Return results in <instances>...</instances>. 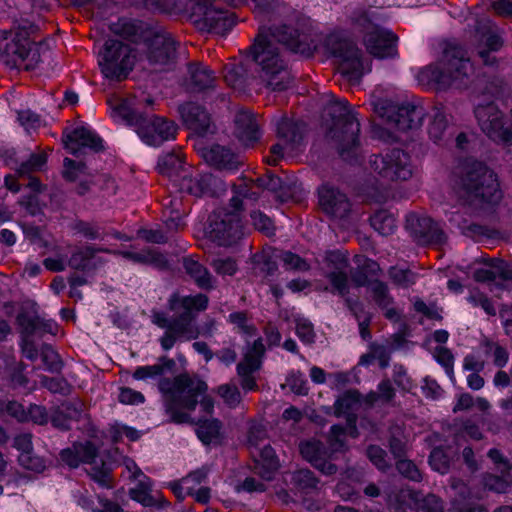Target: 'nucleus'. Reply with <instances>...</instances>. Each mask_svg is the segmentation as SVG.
I'll use <instances>...</instances> for the list:
<instances>
[{
	"label": "nucleus",
	"instance_id": "nucleus-25",
	"mask_svg": "<svg viewBox=\"0 0 512 512\" xmlns=\"http://www.w3.org/2000/svg\"><path fill=\"white\" fill-rule=\"evenodd\" d=\"M397 36L379 26H373V30L364 36L368 52L377 58L393 57L397 53Z\"/></svg>",
	"mask_w": 512,
	"mask_h": 512
},
{
	"label": "nucleus",
	"instance_id": "nucleus-56",
	"mask_svg": "<svg viewBox=\"0 0 512 512\" xmlns=\"http://www.w3.org/2000/svg\"><path fill=\"white\" fill-rule=\"evenodd\" d=\"M388 273L390 279L397 286L408 288L415 283V274L410 269L391 267Z\"/></svg>",
	"mask_w": 512,
	"mask_h": 512
},
{
	"label": "nucleus",
	"instance_id": "nucleus-51",
	"mask_svg": "<svg viewBox=\"0 0 512 512\" xmlns=\"http://www.w3.org/2000/svg\"><path fill=\"white\" fill-rule=\"evenodd\" d=\"M17 461L21 467L35 473H42L46 469L45 460L33 452L20 453Z\"/></svg>",
	"mask_w": 512,
	"mask_h": 512
},
{
	"label": "nucleus",
	"instance_id": "nucleus-5",
	"mask_svg": "<svg viewBox=\"0 0 512 512\" xmlns=\"http://www.w3.org/2000/svg\"><path fill=\"white\" fill-rule=\"evenodd\" d=\"M473 74L474 68L467 52L457 44H448L441 60L423 69L418 77L423 83H433L437 90H446L450 87L467 88Z\"/></svg>",
	"mask_w": 512,
	"mask_h": 512
},
{
	"label": "nucleus",
	"instance_id": "nucleus-15",
	"mask_svg": "<svg viewBox=\"0 0 512 512\" xmlns=\"http://www.w3.org/2000/svg\"><path fill=\"white\" fill-rule=\"evenodd\" d=\"M371 169L388 181H405L411 177L408 156L400 149H392L385 155H373L370 159Z\"/></svg>",
	"mask_w": 512,
	"mask_h": 512
},
{
	"label": "nucleus",
	"instance_id": "nucleus-39",
	"mask_svg": "<svg viewBox=\"0 0 512 512\" xmlns=\"http://www.w3.org/2000/svg\"><path fill=\"white\" fill-rule=\"evenodd\" d=\"M388 449L394 460L408 456V439L398 425L389 428Z\"/></svg>",
	"mask_w": 512,
	"mask_h": 512
},
{
	"label": "nucleus",
	"instance_id": "nucleus-18",
	"mask_svg": "<svg viewBox=\"0 0 512 512\" xmlns=\"http://www.w3.org/2000/svg\"><path fill=\"white\" fill-rule=\"evenodd\" d=\"M178 45L170 33H156L148 40L146 57L160 70H170L176 63Z\"/></svg>",
	"mask_w": 512,
	"mask_h": 512
},
{
	"label": "nucleus",
	"instance_id": "nucleus-64",
	"mask_svg": "<svg viewBox=\"0 0 512 512\" xmlns=\"http://www.w3.org/2000/svg\"><path fill=\"white\" fill-rule=\"evenodd\" d=\"M131 498L143 504L144 506L155 505V499L148 492V486L142 482L138 484V487L131 489L129 492Z\"/></svg>",
	"mask_w": 512,
	"mask_h": 512
},
{
	"label": "nucleus",
	"instance_id": "nucleus-11",
	"mask_svg": "<svg viewBox=\"0 0 512 512\" xmlns=\"http://www.w3.org/2000/svg\"><path fill=\"white\" fill-rule=\"evenodd\" d=\"M207 223L206 236L219 246H232L244 235L239 215L224 207L215 209Z\"/></svg>",
	"mask_w": 512,
	"mask_h": 512
},
{
	"label": "nucleus",
	"instance_id": "nucleus-35",
	"mask_svg": "<svg viewBox=\"0 0 512 512\" xmlns=\"http://www.w3.org/2000/svg\"><path fill=\"white\" fill-rule=\"evenodd\" d=\"M157 168L161 175L171 179L176 186L181 180L183 171H187V168H190V166L184 164L179 154L171 152L160 158Z\"/></svg>",
	"mask_w": 512,
	"mask_h": 512
},
{
	"label": "nucleus",
	"instance_id": "nucleus-14",
	"mask_svg": "<svg viewBox=\"0 0 512 512\" xmlns=\"http://www.w3.org/2000/svg\"><path fill=\"white\" fill-rule=\"evenodd\" d=\"M474 114L482 132L491 140L502 144L512 142V130L506 126L504 114L494 102L478 104Z\"/></svg>",
	"mask_w": 512,
	"mask_h": 512
},
{
	"label": "nucleus",
	"instance_id": "nucleus-63",
	"mask_svg": "<svg viewBox=\"0 0 512 512\" xmlns=\"http://www.w3.org/2000/svg\"><path fill=\"white\" fill-rule=\"evenodd\" d=\"M278 254V250H273L271 254L263 252L261 255H256L258 263L261 264V270L265 272L267 276H271L277 270V262L275 255Z\"/></svg>",
	"mask_w": 512,
	"mask_h": 512
},
{
	"label": "nucleus",
	"instance_id": "nucleus-32",
	"mask_svg": "<svg viewBox=\"0 0 512 512\" xmlns=\"http://www.w3.org/2000/svg\"><path fill=\"white\" fill-rule=\"evenodd\" d=\"M433 111L432 120L428 128L429 137L435 143L445 145L451 141L455 134V127L450 124L444 107L441 104L440 106H435Z\"/></svg>",
	"mask_w": 512,
	"mask_h": 512
},
{
	"label": "nucleus",
	"instance_id": "nucleus-22",
	"mask_svg": "<svg viewBox=\"0 0 512 512\" xmlns=\"http://www.w3.org/2000/svg\"><path fill=\"white\" fill-rule=\"evenodd\" d=\"M178 112L184 125L199 136L214 133L215 126L203 106L195 102H186L178 107Z\"/></svg>",
	"mask_w": 512,
	"mask_h": 512
},
{
	"label": "nucleus",
	"instance_id": "nucleus-6",
	"mask_svg": "<svg viewBox=\"0 0 512 512\" xmlns=\"http://www.w3.org/2000/svg\"><path fill=\"white\" fill-rule=\"evenodd\" d=\"M460 186L470 204H496L502 198L496 174L482 162L473 161L464 165Z\"/></svg>",
	"mask_w": 512,
	"mask_h": 512
},
{
	"label": "nucleus",
	"instance_id": "nucleus-41",
	"mask_svg": "<svg viewBox=\"0 0 512 512\" xmlns=\"http://www.w3.org/2000/svg\"><path fill=\"white\" fill-rule=\"evenodd\" d=\"M292 482L298 490L310 494L320 490V480L310 469H298L292 475Z\"/></svg>",
	"mask_w": 512,
	"mask_h": 512
},
{
	"label": "nucleus",
	"instance_id": "nucleus-20",
	"mask_svg": "<svg viewBox=\"0 0 512 512\" xmlns=\"http://www.w3.org/2000/svg\"><path fill=\"white\" fill-rule=\"evenodd\" d=\"M302 458L325 476H334L339 468L335 464L337 456H333L329 448L321 440L312 438L299 443Z\"/></svg>",
	"mask_w": 512,
	"mask_h": 512
},
{
	"label": "nucleus",
	"instance_id": "nucleus-21",
	"mask_svg": "<svg viewBox=\"0 0 512 512\" xmlns=\"http://www.w3.org/2000/svg\"><path fill=\"white\" fill-rule=\"evenodd\" d=\"M349 267L348 258L341 251H328L324 257V273L333 289L344 297L349 294L348 274L346 269Z\"/></svg>",
	"mask_w": 512,
	"mask_h": 512
},
{
	"label": "nucleus",
	"instance_id": "nucleus-28",
	"mask_svg": "<svg viewBox=\"0 0 512 512\" xmlns=\"http://www.w3.org/2000/svg\"><path fill=\"white\" fill-rule=\"evenodd\" d=\"M255 186L259 189H266L276 194L280 202H287L296 192V182L291 181L287 176L285 179L275 175L271 171L255 179Z\"/></svg>",
	"mask_w": 512,
	"mask_h": 512
},
{
	"label": "nucleus",
	"instance_id": "nucleus-53",
	"mask_svg": "<svg viewBox=\"0 0 512 512\" xmlns=\"http://www.w3.org/2000/svg\"><path fill=\"white\" fill-rule=\"evenodd\" d=\"M462 233L466 237L475 239L477 241L482 240L483 238H495L499 234L497 230L477 223H471L469 225L463 226Z\"/></svg>",
	"mask_w": 512,
	"mask_h": 512
},
{
	"label": "nucleus",
	"instance_id": "nucleus-13",
	"mask_svg": "<svg viewBox=\"0 0 512 512\" xmlns=\"http://www.w3.org/2000/svg\"><path fill=\"white\" fill-rule=\"evenodd\" d=\"M374 111L385 124L403 132L420 127L425 114L421 106H399L388 99H379L375 102Z\"/></svg>",
	"mask_w": 512,
	"mask_h": 512
},
{
	"label": "nucleus",
	"instance_id": "nucleus-17",
	"mask_svg": "<svg viewBox=\"0 0 512 512\" xmlns=\"http://www.w3.org/2000/svg\"><path fill=\"white\" fill-rule=\"evenodd\" d=\"M406 229L418 245H443L447 235L442 228L428 216L410 213L406 218Z\"/></svg>",
	"mask_w": 512,
	"mask_h": 512
},
{
	"label": "nucleus",
	"instance_id": "nucleus-43",
	"mask_svg": "<svg viewBox=\"0 0 512 512\" xmlns=\"http://www.w3.org/2000/svg\"><path fill=\"white\" fill-rule=\"evenodd\" d=\"M346 428L341 425H333L326 436V446L329 448L333 456L337 453H346L349 446L346 441Z\"/></svg>",
	"mask_w": 512,
	"mask_h": 512
},
{
	"label": "nucleus",
	"instance_id": "nucleus-38",
	"mask_svg": "<svg viewBox=\"0 0 512 512\" xmlns=\"http://www.w3.org/2000/svg\"><path fill=\"white\" fill-rule=\"evenodd\" d=\"M183 267L199 288L204 290H211L213 288L209 271L198 261L188 257L183 258Z\"/></svg>",
	"mask_w": 512,
	"mask_h": 512
},
{
	"label": "nucleus",
	"instance_id": "nucleus-61",
	"mask_svg": "<svg viewBox=\"0 0 512 512\" xmlns=\"http://www.w3.org/2000/svg\"><path fill=\"white\" fill-rule=\"evenodd\" d=\"M218 394L230 407H235L241 402V394L237 386L224 384L218 387Z\"/></svg>",
	"mask_w": 512,
	"mask_h": 512
},
{
	"label": "nucleus",
	"instance_id": "nucleus-55",
	"mask_svg": "<svg viewBox=\"0 0 512 512\" xmlns=\"http://www.w3.org/2000/svg\"><path fill=\"white\" fill-rule=\"evenodd\" d=\"M111 31L123 39L135 42L139 34V26L128 21H119L110 27Z\"/></svg>",
	"mask_w": 512,
	"mask_h": 512
},
{
	"label": "nucleus",
	"instance_id": "nucleus-7",
	"mask_svg": "<svg viewBox=\"0 0 512 512\" xmlns=\"http://www.w3.org/2000/svg\"><path fill=\"white\" fill-rule=\"evenodd\" d=\"M221 2L236 8L246 0H187L185 8L190 11V20L199 31L224 35L234 25V14L226 10Z\"/></svg>",
	"mask_w": 512,
	"mask_h": 512
},
{
	"label": "nucleus",
	"instance_id": "nucleus-40",
	"mask_svg": "<svg viewBox=\"0 0 512 512\" xmlns=\"http://www.w3.org/2000/svg\"><path fill=\"white\" fill-rule=\"evenodd\" d=\"M90 469L86 470L89 477L100 487L112 489L115 486L113 470L104 460L100 463H93Z\"/></svg>",
	"mask_w": 512,
	"mask_h": 512
},
{
	"label": "nucleus",
	"instance_id": "nucleus-3",
	"mask_svg": "<svg viewBox=\"0 0 512 512\" xmlns=\"http://www.w3.org/2000/svg\"><path fill=\"white\" fill-rule=\"evenodd\" d=\"M154 99L146 97L144 101L135 98L116 99L113 111L127 124L138 127L140 138L149 145H160L169 138H174L177 126L173 121L150 114L145 107H152Z\"/></svg>",
	"mask_w": 512,
	"mask_h": 512
},
{
	"label": "nucleus",
	"instance_id": "nucleus-27",
	"mask_svg": "<svg viewBox=\"0 0 512 512\" xmlns=\"http://www.w3.org/2000/svg\"><path fill=\"white\" fill-rule=\"evenodd\" d=\"M200 154L208 165L218 170L232 171L242 165V161L237 154L230 148L219 144L201 148Z\"/></svg>",
	"mask_w": 512,
	"mask_h": 512
},
{
	"label": "nucleus",
	"instance_id": "nucleus-47",
	"mask_svg": "<svg viewBox=\"0 0 512 512\" xmlns=\"http://www.w3.org/2000/svg\"><path fill=\"white\" fill-rule=\"evenodd\" d=\"M450 447H435L429 456V464L437 472L445 474L450 468L452 456L449 454Z\"/></svg>",
	"mask_w": 512,
	"mask_h": 512
},
{
	"label": "nucleus",
	"instance_id": "nucleus-57",
	"mask_svg": "<svg viewBox=\"0 0 512 512\" xmlns=\"http://www.w3.org/2000/svg\"><path fill=\"white\" fill-rule=\"evenodd\" d=\"M252 225L265 234L266 236H272L275 233V227L273 221L261 211H252L250 214Z\"/></svg>",
	"mask_w": 512,
	"mask_h": 512
},
{
	"label": "nucleus",
	"instance_id": "nucleus-9",
	"mask_svg": "<svg viewBox=\"0 0 512 512\" xmlns=\"http://www.w3.org/2000/svg\"><path fill=\"white\" fill-rule=\"evenodd\" d=\"M159 390L165 395L166 403L171 409L173 404H181L184 409L193 411L198 404V396L204 394L208 386L206 382L191 377L188 373H181L170 378H161L158 384Z\"/></svg>",
	"mask_w": 512,
	"mask_h": 512
},
{
	"label": "nucleus",
	"instance_id": "nucleus-12",
	"mask_svg": "<svg viewBox=\"0 0 512 512\" xmlns=\"http://www.w3.org/2000/svg\"><path fill=\"white\" fill-rule=\"evenodd\" d=\"M207 305L208 297L205 294L186 297L174 294L169 299V309L176 314L173 319V326L178 328L180 332L186 333L187 340L198 338L200 331L194 321L197 313L205 310Z\"/></svg>",
	"mask_w": 512,
	"mask_h": 512
},
{
	"label": "nucleus",
	"instance_id": "nucleus-59",
	"mask_svg": "<svg viewBox=\"0 0 512 512\" xmlns=\"http://www.w3.org/2000/svg\"><path fill=\"white\" fill-rule=\"evenodd\" d=\"M41 384L52 393L68 395L70 392V386L63 378L43 376L41 379Z\"/></svg>",
	"mask_w": 512,
	"mask_h": 512
},
{
	"label": "nucleus",
	"instance_id": "nucleus-2",
	"mask_svg": "<svg viewBox=\"0 0 512 512\" xmlns=\"http://www.w3.org/2000/svg\"><path fill=\"white\" fill-rule=\"evenodd\" d=\"M322 126L325 137L339 156L349 163L357 162L360 124L347 101L333 100L324 108Z\"/></svg>",
	"mask_w": 512,
	"mask_h": 512
},
{
	"label": "nucleus",
	"instance_id": "nucleus-49",
	"mask_svg": "<svg viewBox=\"0 0 512 512\" xmlns=\"http://www.w3.org/2000/svg\"><path fill=\"white\" fill-rule=\"evenodd\" d=\"M502 475H487L484 478V485L487 489L497 492L505 493L512 485V471H504L501 469Z\"/></svg>",
	"mask_w": 512,
	"mask_h": 512
},
{
	"label": "nucleus",
	"instance_id": "nucleus-45",
	"mask_svg": "<svg viewBox=\"0 0 512 512\" xmlns=\"http://www.w3.org/2000/svg\"><path fill=\"white\" fill-rule=\"evenodd\" d=\"M365 455L379 471L388 473L392 470L393 465L388 458V454L381 446L375 444L368 445Z\"/></svg>",
	"mask_w": 512,
	"mask_h": 512
},
{
	"label": "nucleus",
	"instance_id": "nucleus-16",
	"mask_svg": "<svg viewBox=\"0 0 512 512\" xmlns=\"http://www.w3.org/2000/svg\"><path fill=\"white\" fill-rule=\"evenodd\" d=\"M181 180L176 187L180 192L195 197L208 195L214 197L225 191L224 182L212 173H198L191 166L183 171Z\"/></svg>",
	"mask_w": 512,
	"mask_h": 512
},
{
	"label": "nucleus",
	"instance_id": "nucleus-29",
	"mask_svg": "<svg viewBox=\"0 0 512 512\" xmlns=\"http://www.w3.org/2000/svg\"><path fill=\"white\" fill-rule=\"evenodd\" d=\"M236 138L245 146H251L260 138L259 124L256 116L246 110H239L234 119Z\"/></svg>",
	"mask_w": 512,
	"mask_h": 512
},
{
	"label": "nucleus",
	"instance_id": "nucleus-23",
	"mask_svg": "<svg viewBox=\"0 0 512 512\" xmlns=\"http://www.w3.org/2000/svg\"><path fill=\"white\" fill-rule=\"evenodd\" d=\"M217 77L215 72L201 62L187 63V73L183 79V87L187 92L200 93L214 90Z\"/></svg>",
	"mask_w": 512,
	"mask_h": 512
},
{
	"label": "nucleus",
	"instance_id": "nucleus-46",
	"mask_svg": "<svg viewBox=\"0 0 512 512\" xmlns=\"http://www.w3.org/2000/svg\"><path fill=\"white\" fill-rule=\"evenodd\" d=\"M361 393L357 389H349L337 398L334 404V414L340 417L352 411L360 403Z\"/></svg>",
	"mask_w": 512,
	"mask_h": 512
},
{
	"label": "nucleus",
	"instance_id": "nucleus-54",
	"mask_svg": "<svg viewBox=\"0 0 512 512\" xmlns=\"http://www.w3.org/2000/svg\"><path fill=\"white\" fill-rule=\"evenodd\" d=\"M275 257L280 259L284 263V265L289 269L307 271L310 268L309 264L306 262L305 259L301 258L299 255L292 253L290 251L278 250V254H276Z\"/></svg>",
	"mask_w": 512,
	"mask_h": 512
},
{
	"label": "nucleus",
	"instance_id": "nucleus-26",
	"mask_svg": "<svg viewBox=\"0 0 512 512\" xmlns=\"http://www.w3.org/2000/svg\"><path fill=\"white\" fill-rule=\"evenodd\" d=\"M62 141L64 147L75 157H79L84 148H89L94 152H100L104 149L102 139L85 127L74 129L64 136Z\"/></svg>",
	"mask_w": 512,
	"mask_h": 512
},
{
	"label": "nucleus",
	"instance_id": "nucleus-62",
	"mask_svg": "<svg viewBox=\"0 0 512 512\" xmlns=\"http://www.w3.org/2000/svg\"><path fill=\"white\" fill-rule=\"evenodd\" d=\"M28 422L31 421L38 425H46L49 420L48 412L44 406L31 404L26 410Z\"/></svg>",
	"mask_w": 512,
	"mask_h": 512
},
{
	"label": "nucleus",
	"instance_id": "nucleus-31",
	"mask_svg": "<svg viewBox=\"0 0 512 512\" xmlns=\"http://www.w3.org/2000/svg\"><path fill=\"white\" fill-rule=\"evenodd\" d=\"M98 252H109L106 248H95L90 245L77 246L71 252L68 260L70 268L83 272L94 271L98 265L102 264L100 258L96 257Z\"/></svg>",
	"mask_w": 512,
	"mask_h": 512
},
{
	"label": "nucleus",
	"instance_id": "nucleus-42",
	"mask_svg": "<svg viewBox=\"0 0 512 512\" xmlns=\"http://www.w3.org/2000/svg\"><path fill=\"white\" fill-rule=\"evenodd\" d=\"M196 424L198 425L197 436L203 444L209 445L218 441L222 428V423L218 419H199Z\"/></svg>",
	"mask_w": 512,
	"mask_h": 512
},
{
	"label": "nucleus",
	"instance_id": "nucleus-48",
	"mask_svg": "<svg viewBox=\"0 0 512 512\" xmlns=\"http://www.w3.org/2000/svg\"><path fill=\"white\" fill-rule=\"evenodd\" d=\"M371 226L381 235H389L395 228V219L387 210H378L370 217Z\"/></svg>",
	"mask_w": 512,
	"mask_h": 512
},
{
	"label": "nucleus",
	"instance_id": "nucleus-44",
	"mask_svg": "<svg viewBox=\"0 0 512 512\" xmlns=\"http://www.w3.org/2000/svg\"><path fill=\"white\" fill-rule=\"evenodd\" d=\"M369 287L373 301L381 310L387 309L394 303L386 282L374 279Z\"/></svg>",
	"mask_w": 512,
	"mask_h": 512
},
{
	"label": "nucleus",
	"instance_id": "nucleus-36",
	"mask_svg": "<svg viewBox=\"0 0 512 512\" xmlns=\"http://www.w3.org/2000/svg\"><path fill=\"white\" fill-rule=\"evenodd\" d=\"M306 133V123L302 120H291L283 117L277 125V134L292 146L301 144Z\"/></svg>",
	"mask_w": 512,
	"mask_h": 512
},
{
	"label": "nucleus",
	"instance_id": "nucleus-19",
	"mask_svg": "<svg viewBox=\"0 0 512 512\" xmlns=\"http://www.w3.org/2000/svg\"><path fill=\"white\" fill-rule=\"evenodd\" d=\"M16 323L20 327L22 335V352L31 361L38 357V349L32 340H28L36 332L53 333V324L49 320L40 318L36 311L32 315L29 314L24 308H21L16 317Z\"/></svg>",
	"mask_w": 512,
	"mask_h": 512
},
{
	"label": "nucleus",
	"instance_id": "nucleus-24",
	"mask_svg": "<svg viewBox=\"0 0 512 512\" xmlns=\"http://www.w3.org/2000/svg\"><path fill=\"white\" fill-rule=\"evenodd\" d=\"M319 205L322 211L333 218L344 219L351 212V202L338 188L323 185L319 191Z\"/></svg>",
	"mask_w": 512,
	"mask_h": 512
},
{
	"label": "nucleus",
	"instance_id": "nucleus-52",
	"mask_svg": "<svg viewBox=\"0 0 512 512\" xmlns=\"http://www.w3.org/2000/svg\"><path fill=\"white\" fill-rule=\"evenodd\" d=\"M73 448L80 458V463L93 464L98 456V448L91 441L74 442Z\"/></svg>",
	"mask_w": 512,
	"mask_h": 512
},
{
	"label": "nucleus",
	"instance_id": "nucleus-33",
	"mask_svg": "<svg viewBox=\"0 0 512 512\" xmlns=\"http://www.w3.org/2000/svg\"><path fill=\"white\" fill-rule=\"evenodd\" d=\"M82 414V404L80 402L67 401L60 406H56L51 412L52 425L60 430H70V421H78Z\"/></svg>",
	"mask_w": 512,
	"mask_h": 512
},
{
	"label": "nucleus",
	"instance_id": "nucleus-4",
	"mask_svg": "<svg viewBox=\"0 0 512 512\" xmlns=\"http://www.w3.org/2000/svg\"><path fill=\"white\" fill-rule=\"evenodd\" d=\"M38 26L28 20L15 21L9 31L0 32V56L10 67L27 61L25 70H33L41 60L40 50L46 40H36Z\"/></svg>",
	"mask_w": 512,
	"mask_h": 512
},
{
	"label": "nucleus",
	"instance_id": "nucleus-30",
	"mask_svg": "<svg viewBox=\"0 0 512 512\" xmlns=\"http://www.w3.org/2000/svg\"><path fill=\"white\" fill-rule=\"evenodd\" d=\"M356 267L350 269V279L355 287H368L371 285L374 276L381 273L380 265L365 255H355L353 258Z\"/></svg>",
	"mask_w": 512,
	"mask_h": 512
},
{
	"label": "nucleus",
	"instance_id": "nucleus-10",
	"mask_svg": "<svg viewBox=\"0 0 512 512\" xmlns=\"http://www.w3.org/2000/svg\"><path fill=\"white\" fill-rule=\"evenodd\" d=\"M324 48L337 59V70L349 81H359L362 76L363 63L357 45L346 36L332 33L325 38Z\"/></svg>",
	"mask_w": 512,
	"mask_h": 512
},
{
	"label": "nucleus",
	"instance_id": "nucleus-58",
	"mask_svg": "<svg viewBox=\"0 0 512 512\" xmlns=\"http://www.w3.org/2000/svg\"><path fill=\"white\" fill-rule=\"evenodd\" d=\"M41 357L44 364L51 372H60L63 362L60 356L48 344H44L41 348Z\"/></svg>",
	"mask_w": 512,
	"mask_h": 512
},
{
	"label": "nucleus",
	"instance_id": "nucleus-50",
	"mask_svg": "<svg viewBox=\"0 0 512 512\" xmlns=\"http://www.w3.org/2000/svg\"><path fill=\"white\" fill-rule=\"evenodd\" d=\"M395 468L402 477L410 481L421 482L423 479L421 471L408 456L396 459Z\"/></svg>",
	"mask_w": 512,
	"mask_h": 512
},
{
	"label": "nucleus",
	"instance_id": "nucleus-8",
	"mask_svg": "<svg viewBox=\"0 0 512 512\" xmlns=\"http://www.w3.org/2000/svg\"><path fill=\"white\" fill-rule=\"evenodd\" d=\"M98 56L101 73L105 78L116 81L127 78L136 60L135 49L118 39L106 40Z\"/></svg>",
	"mask_w": 512,
	"mask_h": 512
},
{
	"label": "nucleus",
	"instance_id": "nucleus-60",
	"mask_svg": "<svg viewBox=\"0 0 512 512\" xmlns=\"http://www.w3.org/2000/svg\"><path fill=\"white\" fill-rule=\"evenodd\" d=\"M260 359L252 352L245 354L242 361L237 365V372L240 375H252L253 372L260 368Z\"/></svg>",
	"mask_w": 512,
	"mask_h": 512
},
{
	"label": "nucleus",
	"instance_id": "nucleus-34",
	"mask_svg": "<svg viewBox=\"0 0 512 512\" xmlns=\"http://www.w3.org/2000/svg\"><path fill=\"white\" fill-rule=\"evenodd\" d=\"M280 462L275 450L270 446H264L260 451V459L254 460L253 471L265 480H271L279 469Z\"/></svg>",
	"mask_w": 512,
	"mask_h": 512
},
{
	"label": "nucleus",
	"instance_id": "nucleus-37",
	"mask_svg": "<svg viewBox=\"0 0 512 512\" xmlns=\"http://www.w3.org/2000/svg\"><path fill=\"white\" fill-rule=\"evenodd\" d=\"M409 499L413 501L416 512H444L443 500L433 493L410 490Z\"/></svg>",
	"mask_w": 512,
	"mask_h": 512
},
{
	"label": "nucleus",
	"instance_id": "nucleus-1",
	"mask_svg": "<svg viewBox=\"0 0 512 512\" xmlns=\"http://www.w3.org/2000/svg\"><path fill=\"white\" fill-rule=\"evenodd\" d=\"M317 47L306 29L292 24L262 26L245 58L226 64L224 80L240 93L250 91L259 82L272 91H284L291 86L293 78L282 59L281 48L309 58Z\"/></svg>",
	"mask_w": 512,
	"mask_h": 512
}]
</instances>
